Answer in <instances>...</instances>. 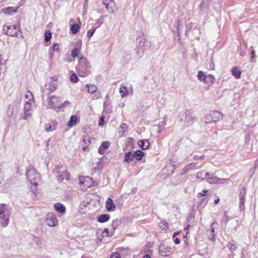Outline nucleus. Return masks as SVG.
Returning <instances> with one entry per match:
<instances>
[{"mask_svg": "<svg viewBox=\"0 0 258 258\" xmlns=\"http://www.w3.org/2000/svg\"><path fill=\"white\" fill-rule=\"evenodd\" d=\"M119 224V221L117 219L114 220L111 223V227L113 230L116 229Z\"/></svg>", "mask_w": 258, "mask_h": 258, "instance_id": "4c0bfd02", "label": "nucleus"}, {"mask_svg": "<svg viewBox=\"0 0 258 258\" xmlns=\"http://www.w3.org/2000/svg\"><path fill=\"white\" fill-rule=\"evenodd\" d=\"M138 145L143 149H147L150 146V142L147 140H140L138 142Z\"/></svg>", "mask_w": 258, "mask_h": 258, "instance_id": "aec40b11", "label": "nucleus"}, {"mask_svg": "<svg viewBox=\"0 0 258 258\" xmlns=\"http://www.w3.org/2000/svg\"><path fill=\"white\" fill-rule=\"evenodd\" d=\"M159 226L163 230H167L168 228V224L165 221H161L159 223Z\"/></svg>", "mask_w": 258, "mask_h": 258, "instance_id": "c9c22d12", "label": "nucleus"}, {"mask_svg": "<svg viewBox=\"0 0 258 258\" xmlns=\"http://www.w3.org/2000/svg\"><path fill=\"white\" fill-rule=\"evenodd\" d=\"M13 106L12 105H9L8 110H7V114L8 115H11L13 113Z\"/></svg>", "mask_w": 258, "mask_h": 258, "instance_id": "49530a36", "label": "nucleus"}, {"mask_svg": "<svg viewBox=\"0 0 258 258\" xmlns=\"http://www.w3.org/2000/svg\"><path fill=\"white\" fill-rule=\"evenodd\" d=\"M70 104V102L68 101H64L63 103L59 104L58 106H57V108L60 109L61 108H63L65 107L66 106Z\"/></svg>", "mask_w": 258, "mask_h": 258, "instance_id": "ea45409f", "label": "nucleus"}, {"mask_svg": "<svg viewBox=\"0 0 258 258\" xmlns=\"http://www.w3.org/2000/svg\"><path fill=\"white\" fill-rule=\"evenodd\" d=\"M31 189L33 191L35 192L36 190V186H35L34 185H32L31 186Z\"/></svg>", "mask_w": 258, "mask_h": 258, "instance_id": "e2e57ef3", "label": "nucleus"}, {"mask_svg": "<svg viewBox=\"0 0 258 258\" xmlns=\"http://www.w3.org/2000/svg\"><path fill=\"white\" fill-rule=\"evenodd\" d=\"M90 65L87 58L84 57L80 58L78 65L76 67L77 71L80 77H85L91 73Z\"/></svg>", "mask_w": 258, "mask_h": 258, "instance_id": "f257e3e1", "label": "nucleus"}, {"mask_svg": "<svg viewBox=\"0 0 258 258\" xmlns=\"http://www.w3.org/2000/svg\"><path fill=\"white\" fill-rule=\"evenodd\" d=\"M104 236L101 234L100 235H97V239L98 240H99L100 241H102V239H103V238Z\"/></svg>", "mask_w": 258, "mask_h": 258, "instance_id": "bf43d9fd", "label": "nucleus"}, {"mask_svg": "<svg viewBox=\"0 0 258 258\" xmlns=\"http://www.w3.org/2000/svg\"><path fill=\"white\" fill-rule=\"evenodd\" d=\"M4 30H6L7 34L11 36H17L18 28L15 25L10 26H4Z\"/></svg>", "mask_w": 258, "mask_h": 258, "instance_id": "ddd939ff", "label": "nucleus"}, {"mask_svg": "<svg viewBox=\"0 0 258 258\" xmlns=\"http://www.w3.org/2000/svg\"><path fill=\"white\" fill-rule=\"evenodd\" d=\"M174 243L176 244H178L180 243V240L179 239V238H175L174 240Z\"/></svg>", "mask_w": 258, "mask_h": 258, "instance_id": "0e129e2a", "label": "nucleus"}, {"mask_svg": "<svg viewBox=\"0 0 258 258\" xmlns=\"http://www.w3.org/2000/svg\"><path fill=\"white\" fill-rule=\"evenodd\" d=\"M80 183L85 188L91 187L93 184L92 179L89 177H83L81 178L80 179Z\"/></svg>", "mask_w": 258, "mask_h": 258, "instance_id": "dca6fc26", "label": "nucleus"}, {"mask_svg": "<svg viewBox=\"0 0 258 258\" xmlns=\"http://www.w3.org/2000/svg\"><path fill=\"white\" fill-rule=\"evenodd\" d=\"M53 52L54 51H52V49H51V47L49 48V58L52 59L53 56Z\"/></svg>", "mask_w": 258, "mask_h": 258, "instance_id": "5fc2aeb1", "label": "nucleus"}, {"mask_svg": "<svg viewBox=\"0 0 258 258\" xmlns=\"http://www.w3.org/2000/svg\"><path fill=\"white\" fill-rule=\"evenodd\" d=\"M25 101L31 102V103H34V97L33 94L30 91H27L26 94L25 95Z\"/></svg>", "mask_w": 258, "mask_h": 258, "instance_id": "4be33fe9", "label": "nucleus"}, {"mask_svg": "<svg viewBox=\"0 0 258 258\" xmlns=\"http://www.w3.org/2000/svg\"><path fill=\"white\" fill-rule=\"evenodd\" d=\"M51 39V33L50 31L46 32L44 34V40L46 42L49 41Z\"/></svg>", "mask_w": 258, "mask_h": 258, "instance_id": "58836bf2", "label": "nucleus"}, {"mask_svg": "<svg viewBox=\"0 0 258 258\" xmlns=\"http://www.w3.org/2000/svg\"><path fill=\"white\" fill-rule=\"evenodd\" d=\"M195 164H196V163H190V164H189L186 166V168H187V169H190V166H192V165H195Z\"/></svg>", "mask_w": 258, "mask_h": 258, "instance_id": "69168bd1", "label": "nucleus"}, {"mask_svg": "<svg viewBox=\"0 0 258 258\" xmlns=\"http://www.w3.org/2000/svg\"><path fill=\"white\" fill-rule=\"evenodd\" d=\"M251 60L252 61H255V58H256V55L255 54V51L252 50L251 51Z\"/></svg>", "mask_w": 258, "mask_h": 258, "instance_id": "8fccbe9b", "label": "nucleus"}, {"mask_svg": "<svg viewBox=\"0 0 258 258\" xmlns=\"http://www.w3.org/2000/svg\"><path fill=\"white\" fill-rule=\"evenodd\" d=\"M77 120V118L76 115L72 116L70 118V120L68 122V126H72L75 124Z\"/></svg>", "mask_w": 258, "mask_h": 258, "instance_id": "72a5a7b5", "label": "nucleus"}, {"mask_svg": "<svg viewBox=\"0 0 258 258\" xmlns=\"http://www.w3.org/2000/svg\"><path fill=\"white\" fill-rule=\"evenodd\" d=\"M91 143V138L89 136L86 135L84 136L82 139V146L83 150L86 151L88 149V147Z\"/></svg>", "mask_w": 258, "mask_h": 258, "instance_id": "f3484780", "label": "nucleus"}, {"mask_svg": "<svg viewBox=\"0 0 258 258\" xmlns=\"http://www.w3.org/2000/svg\"><path fill=\"white\" fill-rule=\"evenodd\" d=\"M26 176L31 185H37L40 175L34 169L28 170Z\"/></svg>", "mask_w": 258, "mask_h": 258, "instance_id": "20e7f679", "label": "nucleus"}, {"mask_svg": "<svg viewBox=\"0 0 258 258\" xmlns=\"http://www.w3.org/2000/svg\"><path fill=\"white\" fill-rule=\"evenodd\" d=\"M60 102L59 98L54 96H51L48 98V106L50 108L53 109L57 111V106Z\"/></svg>", "mask_w": 258, "mask_h": 258, "instance_id": "9b49d317", "label": "nucleus"}, {"mask_svg": "<svg viewBox=\"0 0 258 258\" xmlns=\"http://www.w3.org/2000/svg\"><path fill=\"white\" fill-rule=\"evenodd\" d=\"M10 211L4 204L0 206V223L3 227H7L9 223Z\"/></svg>", "mask_w": 258, "mask_h": 258, "instance_id": "f03ea898", "label": "nucleus"}, {"mask_svg": "<svg viewBox=\"0 0 258 258\" xmlns=\"http://www.w3.org/2000/svg\"><path fill=\"white\" fill-rule=\"evenodd\" d=\"M70 81L72 83H76L79 81V78L76 74H73L70 77Z\"/></svg>", "mask_w": 258, "mask_h": 258, "instance_id": "e433bc0d", "label": "nucleus"}, {"mask_svg": "<svg viewBox=\"0 0 258 258\" xmlns=\"http://www.w3.org/2000/svg\"><path fill=\"white\" fill-rule=\"evenodd\" d=\"M32 103H31V102L25 101L24 106V115L23 117V119H27L28 117L31 116L33 112Z\"/></svg>", "mask_w": 258, "mask_h": 258, "instance_id": "9d476101", "label": "nucleus"}, {"mask_svg": "<svg viewBox=\"0 0 258 258\" xmlns=\"http://www.w3.org/2000/svg\"><path fill=\"white\" fill-rule=\"evenodd\" d=\"M197 119V117L188 111L187 113H186L185 118L184 120V126L187 127L192 125Z\"/></svg>", "mask_w": 258, "mask_h": 258, "instance_id": "f8f14e48", "label": "nucleus"}, {"mask_svg": "<svg viewBox=\"0 0 258 258\" xmlns=\"http://www.w3.org/2000/svg\"><path fill=\"white\" fill-rule=\"evenodd\" d=\"M110 145V143L109 142L106 141V142L102 143L101 147L104 149H107L109 148Z\"/></svg>", "mask_w": 258, "mask_h": 258, "instance_id": "37998d69", "label": "nucleus"}, {"mask_svg": "<svg viewBox=\"0 0 258 258\" xmlns=\"http://www.w3.org/2000/svg\"><path fill=\"white\" fill-rule=\"evenodd\" d=\"M210 175V173L208 172H207L205 174H203V172L200 171L197 173V178L198 179H201L202 180H204L205 179H206L207 176Z\"/></svg>", "mask_w": 258, "mask_h": 258, "instance_id": "2f4dec72", "label": "nucleus"}, {"mask_svg": "<svg viewBox=\"0 0 258 258\" xmlns=\"http://www.w3.org/2000/svg\"><path fill=\"white\" fill-rule=\"evenodd\" d=\"M86 87L88 88V92L93 94L97 91V88L93 85H87Z\"/></svg>", "mask_w": 258, "mask_h": 258, "instance_id": "c756f323", "label": "nucleus"}, {"mask_svg": "<svg viewBox=\"0 0 258 258\" xmlns=\"http://www.w3.org/2000/svg\"><path fill=\"white\" fill-rule=\"evenodd\" d=\"M216 226L217 227H218V225L217 223L214 222L211 225L210 227V230H211V234H212V240H214L215 239V231H214V226Z\"/></svg>", "mask_w": 258, "mask_h": 258, "instance_id": "473e14b6", "label": "nucleus"}, {"mask_svg": "<svg viewBox=\"0 0 258 258\" xmlns=\"http://www.w3.org/2000/svg\"><path fill=\"white\" fill-rule=\"evenodd\" d=\"M119 92L121 93L122 97L126 96L128 94L127 88L124 86H121L119 89Z\"/></svg>", "mask_w": 258, "mask_h": 258, "instance_id": "f704fd0d", "label": "nucleus"}, {"mask_svg": "<svg viewBox=\"0 0 258 258\" xmlns=\"http://www.w3.org/2000/svg\"><path fill=\"white\" fill-rule=\"evenodd\" d=\"M232 75L236 79H239L241 77V72L238 70L237 68H233L231 70Z\"/></svg>", "mask_w": 258, "mask_h": 258, "instance_id": "b1692460", "label": "nucleus"}, {"mask_svg": "<svg viewBox=\"0 0 258 258\" xmlns=\"http://www.w3.org/2000/svg\"><path fill=\"white\" fill-rule=\"evenodd\" d=\"M227 247L231 252L235 251L237 247L236 243L234 240L230 241L227 245Z\"/></svg>", "mask_w": 258, "mask_h": 258, "instance_id": "393cba45", "label": "nucleus"}, {"mask_svg": "<svg viewBox=\"0 0 258 258\" xmlns=\"http://www.w3.org/2000/svg\"><path fill=\"white\" fill-rule=\"evenodd\" d=\"M54 173L56 174V176L58 181L61 182L66 179L69 180L70 179V175L67 172V169L66 166L60 165H57L54 170Z\"/></svg>", "mask_w": 258, "mask_h": 258, "instance_id": "7ed1b4c3", "label": "nucleus"}, {"mask_svg": "<svg viewBox=\"0 0 258 258\" xmlns=\"http://www.w3.org/2000/svg\"><path fill=\"white\" fill-rule=\"evenodd\" d=\"M95 30H96V28H93L92 29L88 31L87 34V37L89 38H90L93 36L94 32H95Z\"/></svg>", "mask_w": 258, "mask_h": 258, "instance_id": "a19ab883", "label": "nucleus"}, {"mask_svg": "<svg viewBox=\"0 0 258 258\" xmlns=\"http://www.w3.org/2000/svg\"><path fill=\"white\" fill-rule=\"evenodd\" d=\"M171 247L166 243L160 244L159 247V254L163 256H168L171 253Z\"/></svg>", "mask_w": 258, "mask_h": 258, "instance_id": "0eeeda50", "label": "nucleus"}, {"mask_svg": "<svg viewBox=\"0 0 258 258\" xmlns=\"http://www.w3.org/2000/svg\"><path fill=\"white\" fill-rule=\"evenodd\" d=\"M207 192H208L207 189H204L201 192H200L199 194L201 196H205L206 195Z\"/></svg>", "mask_w": 258, "mask_h": 258, "instance_id": "6e6d98bb", "label": "nucleus"}, {"mask_svg": "<svg viewBox=\"0 0 258 258\" xmlns=\"http://www.w3.org/2000/svg\"><path fill=\"white\" fill-rule=\"evenodd\" d=\"M120 127H121L122 129V132H124L126 130L127 124L126 123H122L120 126Z\"/></svg>", "mask_w": 258, "mask_h": 258, "instance_id": "4d7b16f0", "label": "nucleus"}, {"mask_svg": "<svg viewBox=\"0 0 258 258\" xmlns=\"http://www.w3.org/2000/svg\"><path fill=\"white\" fill-rule=\"evenodd\" d=\"M197 77L199 80L203 82L205 84L207 75H206L203 71H200L198 72Z\"/></svg>", "mask_w": 258, "mask_h": 258, "instance_id": "c85d7f7f", "label": "nucleus"}, {"mask_svg": "<svg viewBox=\"0 0 258 258\" xmlns=\"http://www.w3.org/2000/svg\"><path fill=\"white\" fill-rule=\"evenodd\" d=\"M80 29V26L78 24H74L71 26V31L72 33L75 34H76Z\"/></svg>", "mask_w": 258, "mask_h": 258, "instance_id": "7c9ffc66", "label": "nucleus"}, {"mask_svg": "<svg viewBox=\"0 0 258 258\" xmlns=\"http://www.w3.org/2000/svg\"><path fill=\"white\" fill-rule=\"evenodd\" d=\"M51 47L53 51H57L59 50L58 43H54Z\"/></svg>", "mask_w": 258, "mask_h": 258, "instance_id": "a18cd8bd", "label": "nucleus"}, {"mask_svg": "<svg viewBox=\"0 0 258 258\" xmlns=\"http://www.w3.org/2000/svg\"><path fill=\"white\" fill-rule=\"evenodd\" d=\"M54 78H50V82L46 83L42 91L46 95H48L56 90V84L54 83L53 81Z\"/></svg>", "mask_w": 258, "mask_h": 258, "instance_id": "423d86ee", "label": "nucleus"}, {"mask_svg": "<svg viewBox=\"0 0 258 258\" xmlns=\"http://www.w3.org/2000/svg\"><path fill=\"white\" fill-rule=\"evenodd\" d=\"M101 96V93L100 92H97L93 97V100L99 99Z\"/></svg>", "mask_w": 258, "mask_h": 258, "instance_id": "603ef678", "label": "nucleus"}, {"mask_svg": "<svg viewBox=\"0 0 258 258\" xmlns=\"http://www.w3.org/2000/svg\"><path fill=\"white\" fill-rule=\"evenodd\" d=\"M79 54V49L77 48L74 49L72 52V56L73 57H76L78 56Z\"/></svg>", "mask_w": 258, "mask_h": 258, "instance_id": "c03bdc74", "label": "nucleus"}, {"mask_svg": "<svg viewBox=\"0 0 258 258\" xmlns=\"http://www.w3.org/2000/svg\"><path fill=\"white\" fill-rule=\"evenodd\" d=\"M17 12V9H15L13 7H7L2 9L0 13H4L6 15H12L14 14Z\"/></svg>", "mask_w": 258, "mask_h": 258, "instance_id": "a211bd4d", "label": "nucleus"}, {"mask_svg": "<svg viewBox=\"0 0 258 258\" xmlns=\"http://www.w3.org/2000/svg\"><path fill=\"white\" fill-rule=\"evenodd\" d=\"M134 154L135 155V158L138 161L141 160L145 155L144 153L140 150L136 151Z\"/></svg>", "mask_w": 258, "mask_h": 258, "instance_id": "a878e982", "label": "nucleus"}, {"mask_svg": "<svg viewBox=\"0 0 258 258\" xmlns=\"http://www.w3.org/2000/svg\"><path fill=\"white\" fill-rule=\"evenodd\" d=\"M207 181L210 184H221L224 183L227 181L228 179L227 178H220L213 175L207 176Z\"/></svg>", "mask_w": 258, "mask_h": 258, "instance_id": "6e6552de", "label": "nucleus"}, {"mask_svg": "<svg viewBox=\"0 0 258 258\" xmlns=\"http://www.w3.org/2000/svg\"><path fill=\"white\" fill-rule=\"evenodd\" d=\"M135 158V155L131 152H127L124 156V162L130 163Z\"/></svg>", "mask_w": 258, "mask_h": 258, "instance_id": "412c9836", "label": "nucleus"}, {"mask_svg": "<svg viewBox=\"0 0 258 258\" xmlns=\"http://www.w3.org/2000/svg\"><path fill=\"white\" fill-rule=\"evenodd\" d=\"M104 123V117L103 116H101L100 118L99 121V125L100 126H102Z\"/></svg>", "mask_w": 258, "mask_h": 258, "instance_id": "3c124183", "label": "nucleus"}, {"mask_svg": "<svg viewBox=\"0 0 258 258\" xmlns=\"http://www.w3.org/2000/svg\"><path fill=\"white\" fill-rule=\"evenodd\" d=\"M45 129L46 132H50L53 130V129H51V125L49 123L45 124Z\"/></svg>", "mask_w": 258, "mask_h": 258, "instance_id": "de8ad7c7", "label": "nucleus"}, {"mask_svg": "<svg viewBox=\"0 0 258 258\" xmlns=\"http://www.w3.org/2000/svg\"><path fill=\"white\" fill-rule=\"evenodd\" d=\"M136 52L139 57H141L144 53V50L142 47H138L136 49Z\"/></svg>", "mask_w": 258, "mask_h": 258, "instance_id": "79ce46f5", "label": "nucleus"}, {"mask_svg": "<svg viewBox=\"0 0 258 258\" xmlns=\"http://www.w3.org/2000/svg\"><path fill=\"white\" fill-rule=\"evenodd\" d=\"M106 209L108 211H114L115 209V206L113 202V201L110 198H108L106 203Z\"/></svg>", "mask_w": 258, "mask_h": 258, "instance_id": "6ab92c4d", "label": "nucleus"}, {"mask_svg": "<svg viewBox=\"0 0 258 258\" xmlns=\"http://www.w3.org/2000/svg\"><path fill=\"white\" fill-rule=\"evenodd\" d=\"M110 258H120V254L118 252H114L110 255Z\"/></svg>", "mask_w": 258, "mask_h": 258, "instance_id": "09e8293b", "label": "nucleus"}, {"mask_svg": "<svg viewBox=\"0 0 258 258\" xmlns=\"http://www.w3.org/2000/svg\"><path fill=\"white\" fill-rule=\"evenodd\" d=\"M166 124L165 121H161L158 123V128H163Z\"/></svg>", "mask_w": 258, "mask_h": 258, "instance_id": "864d4df0", "label": "nucleus"}, {"mask_svg": "<svg viewBox=\"0 0 258 258\" xmlns=\"http://www.w3.org/2000/svg\"><path fill=\"white\" fill-rule=\"evenodd\" d=\"M224 216H225V217L226 218V222H227L228 221H229V219L228 217L227 216V212H224Z\"/></svg>", "mask_w": 258, "mask_h": 258, "instance_id": "338daca9", "label": "nucleus"}, {"mask_svg": "<svg viewBox=\"0 0 258 258\" xmlns=\"http://www.w3.org/2000/svg\"><path fill=\"white\" fill-rule=\"evenodd\" d=\"M102 147H100L98 148V152L100 154H103L104 153V151L103 150L104 149L102 148Z\"/></svg>", "mask_w": 258, "mask_h": 258, "instance_id": "13d9d810", "label": "nucleus"}, {"mask_svg": "<svg viewBox=\"0 0 258 258\" xmlns=\"http://www.w3.org/2000/svg\"><path fill=\"white\" fill-rule=\"evenodd\" d=\"M219 201H220L219 199H217L215 200L214 203L215 204H217L218 203H219Z\"/></svg>", "mask_w": 258, "mask_h": 258, "instance_id": "774afa93", "label": "nucleus"}, {"mask_svg": "<svg viewBox=\"0 0 258 258\" xmlns=\"http://www.w3.org/2000/svg\"><path fill=\"white\" fill-rule=\"evenodd\" d=\"M102 233H106V236H109V231L107 228H105L104 229V231L102 232Z\"/></svg>", "mask_w": 258, "mask_h": 258, "instance_id": "052dcab7", "label": "nucleus"}, {"mask_svg": "<svg viewBox=\"0 0 258 258\" xmlns=\"http://www.w3.org/2000/svg\"><path fill=\"white\" fill-rule=\"evenodd\" d=\"M207 118L211 117V120H206L205 123H208L212 121H218L219 120L221 119L223 117L222 114L219 111H212L206 115Z\"/></svg>", "mask_w": 258, "mask_h": 258, "instance_id": "39448f33", "label": "nucleus"}, {"mask_svg": "<svg viewBox=\"0 0 258 258\" xmlns=\"http://www.w3.org/2000/svg\"><path fill=\"white\" fill-rule=\"evenodd\" d=\"M215 78L213 75H211V74H209V75H207L205 84H212L215 82Z\"/></svg>", "mask_w": 258, "mask_h": 258, "instance_id": "cd10ccee", "label": "nucleus"}, {"mask_svg": "<svg viewBox=\"0 0 258 258\" xmlns=\"http://www.w3.org/2000/svg\"><path fill=\"white\" fill-rule=\"evenodd\" d=\"M109 215L107 214H103L98 218V221L100 223H104L107 222L109 219Z\"/></svg>", "mask_w": 258, "mask_h": 258, "instance_id": "bb28decb", "label": "nucleus"}, {"mask_svg": "<svg viewBox=\"0 0 258 258\" xmlns=\"http://www.w3.org/2000/svg\"><path fill=\"white\" fill-rule=\"evenodd\" d=\"M55 209L60 213H64L66 211L65 207L60 203H56L54 205Z\"/></svg>", "mask_w": 258, "mask_h": 258, "instance_id": "5701e85b", "label": "nucleus"}, {"mask_svg": "<svg viewBox=\"0 0 258 258\" xmlns=\"http://www.w3.org/2000/svg\"><path fill=\"white\" fill-rule=\"evenodd\" d=\"M144 44H145V40H141L139 42V44L138 47H140V46H141V47H142L143 46V45H144Z\"/></svg>", "mask_w": 258, "mask_h": 258, "instance_id": "680f3d73", "label": "nucleus"}, {"mask_svg": "<svg viewBox=\"0 0 258 258\" xmlns=\"http://www.w3.org/2000/svg\"><path fill=\"white\" fill-rule=\"evenodd\" d=\"M102 3L105 5L106 10L110 14H113L114 13V9L115 4L113 0H102Z\"/></svg>", "mask_w": 258, "mask_h": 258, "instance_id": "4468645a", "label": "nucleus"}, {"mask_svg": "<svg viewBox=\"0 0 258 258\" xmlns=\"http://www.w3.org/2000/svg\"><path fill=\"white\" fill-rule=\"evenodd\" d=\"M46 224L50 227H54L57 224L58 221L55 215L52 213H48L46 216Z\"/></svg>", "mask_w": 258, "mask_h": 258, "instance_id": "1a4fd4ad", "label": "nucleus"}, {"mask_svg": "<svg viewBox=\"0 0 258 258\" xmlns=\"http://www.w3.org/2000/svg\"><path fill=\"white\" fill-rule=\"evenodd\" d=\"M246 191L245 188H242L239 193V209L241 211H243L245 209L244 203L245 202V195Z\"/></svg>", "mask_w": 258, "mask_h": 258, "instance_id": "2eb2a0df", "label": "nucleus"}]
</instances>
